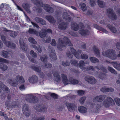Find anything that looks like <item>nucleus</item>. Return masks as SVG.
<instances>
[{"mask_svg": "<svg viewBox=\"0 0 120 120\" xmlns=\"http://www.w3.org/2000/svg\"><path fill=\"white\" fill-rule=\"evenodd\" d=\"M51 30H46L45 28H44L41 30L39 35L41 38H45L43 41L44 42L49 43L50 42L51 38L50 37L47 35V34L51 33Z\"/></svg>", "mask_w": 120, "mask_h": 120, "instance_id": "1", "label": "nucleus"}, {"mask_svg": "<svg viewBox=\"0 0 120 120\" xmlns=\"http://www.w3.org/2000/svg\"><path fill=\"white\" fill-rule=\"evenodd\" d=\"M83 27V26L82 25V26H80V25H77L76 23L74 22L72 23L71 25V29L74 30L76 31L79 29H81L79 31V32L82 35L85 36L89 34V31L87 30H84L82 29Z\"/></svg>", "mask_w": 120, "mask_h": 120, "instance_id": "2", "label": "nucleus"}, {"mask_svg": "<svg viewBox=\"0 0 120 120\" xmlns=\"http://www.w3.org/2000/svg\"><path fill=\"white\" fill-rule=\"evenodd\" d=\"M63 39L60 38L58 40L57 47L59 50H60V47L62 48L66 46H71L72 44L67 37H64Z\"/></svg>", "mask_w": 120, "mask_h": 120, "instance_id": "3", "label": "nucleus"}, {"mask_svg": "<svg viewBox=\"0 0 120 120\" xmlns=\"http://www.w3.org/2000/svg\"><path fill=\"white\" fill-rule=\"evenodd\" d=\"M15 80L16 82H15L11 80H9V83L11 85L14 86H16L19 83H23L25 82L24 78L20 75H19L16 76L15 78Z\"/></svg>", "mask_w": 120, "mask_h": 120, "instance_id": "4", "label": "nucleus"}, {"mask_svg": "<svg viewBox=\"0 0 120 120\" xmlns=\"http://www.w3.org/2000/svg\"><path fill=\"white\" fill-rule=\"evenodd\" d=\"M33 2L34 0H31ZM35 4H36L38 6H41L47 12L49 13H51L52 12V9L49 6L48 4H43L42 3V1L41 0H36V2H33Z\"/></svg>", "mask_w": 120, "mask_h": 120, "instance_id": "5", "label": "nucleus"}, {"mask_svg": "<svg viewBox=\"0 0 120 120\" xmlns=\"http://www.w3.org/2000/svg\"><path fill=\"white\" fill-rule=\"evenodd\" d=\"M71 50L72 53L78 59H87L88 58V56L87 55L84 54H81V50H78L76 52L75 49L72 48H71Z\"/></svg>", "mask_w": 120, "mask_h": 120, "instance_id": "6", "label": "nucleus"}, {"mask_svg": "<svg viewBox=\"0 0 120 120\" xmlns=\"http://www.w3.org/2000/svg\"><path fill=\"white\" fill-rule=\"evenodd\" d=\"M102 54L103 56L109 57L113 60H115L116 58V55L115 51L112 50H108L105 52H103Z\"/></svg>", "mask_w": 120, "mask_h": 120, "instance_id": "7", "label": "nucleus"}, {"mask_svg": "<svg viewBox=\"0 0 120 120\" xmlns=\"http://www.w3.org/2000/svg\"><path fill=\"white\" fill-rule=\"evenodd\" d=\"M62 76L63 82L65 84L67 85L71 83L75 85L77 84L78 83V80L72 78H70L69 80H67L66 76L64 74L62 75Z\"/></svg>", "mask_w": 120, "mask_h": 120, "instance_id": "8", "label": "nucleus"}, {"mask_svg": "<svg viewBox=\"0 0 120 120\" xmlns=\"http://www.w3.org/2000/svg\"><path fill=\"white\" fill-rule=\"evenodd\" d=\"M88 63L89 62H88L87 61L85 62L83 60H80L78 64V66L80 69L84 71H87L88 69H92V70H94L95 68L91 66H89L87 69L85 67V64H88Z\"/></svg>", "mask_w": 120, "mask_h": 120, "instance_id": "9", "label": "nucleus"}, {"mask_svg": "<svg viewBox=\"0 0 120 120\" xmlns=\"http://www.w3.org/2000/svg\"><path fill=\"white\" fill-rule=\"evenodd\" d=\"M65 104L68 109L70 111H74L77 108L75 104L73 102H67L65 103Z\"/></svg>", "mask_w": 120, "mask_h": 120, "instance_id": "10", "label": "nucleus"}, {"mask_svg": "<svg viewBox=\"0 0 120 120\" xmlns=\"http://www.w3.org/2000/svg\"><path fill=\"white\" fill-rule=\"evenodd\" d=\"M85 80L89 83L91 84H94L97 82V80L94 77L89 76H86L85 78Z\"/></svg>", "mask_w": 120, "mask_h": 120, "instance_id": "11", "label": "nucleus"}, {"mask_svg": "<svg viewBox=\"0 0 120 120\" xmlns=\"http://www.w3.org/2000/svg\"><path fill=\"white\" fill-rule=\"evenodd\" d=\"M1 38L4 43L7 46L13 48H15V45L14 44L12 43H10L8 41H5V38L4 35H2Z\"/></svg>", "mask_w": 120, "mask_h": 120, "instance_id": "12", "label": "nucleus"}, {"mask_svg": "<svg viewBox=\"0 0 120 120\" xmlns=\"http://www.w3.org/2000/svg\"><path fill=\"white\" fill-rule=\"evenodd\" d=\"M106 97V96L104 95L96 96L94 98L93 101L94 102L101 101H102Z\"/></svg>", "mask_w": 120, "mask_h": 120, "instance_id": "13", "label": "nucleus"}, {"mask_svg": "<svg viewBox=\"0 0 120 120\" xmlns=\"http://www.w3.org/2000/svg\"><path fill=\"white\" fill-rule=\"evenodd\" d=\"M28 81L31 83H36L38 81V77L36 75L30 77L28 79Z\"/></svg>", "mask_w": 120, "mask_h": 120, "instance_id": "14", "label": "nucleus"}, {"mask_svg": "<svg viewBox=\"0 0 120 120\" xmlns=\"http://www.w3.org/2000/svg\"><path fill=\"white\" fill-rule=\"evenodd\" d=\"M113 102L114 101L112 99L109 97L107 98V100L104 101V105L106 107H107L109 106L110 104Z\"/></svg>", "mask_w": 120, "mask_h": 120, "instance_id": "15", "label": "nucleus"}, {"mask_svg": "<svg viewBox=\"0 0 120 120\" xmlns=\"http://www.w3.org/2000/svg\"><path fill=\"white\" fill-rule=\"evenodd\" d=\"M49 54L51 58L54 60L56 59V56L55 54L54 51V50L51 49V50H49Z\"/></svg>", "mask_w": 120, "mask_h": 120, "instance_id": "16", "label": "nucleus"}, {"mask_svg": "<svg viewBox=\"0 0 120 120\" xmlns=\"http://www.w3.org/2000/svg\"><path fill=\"white\" fill-rule=\"evenodd\" d=\"M78 110L79 112L82 113H86L87 111V108L82 106L79 107L78 108Z\"/></svg>", "mask_w": 120, "mask_h": 120, "instance_id": "17", "label": "nucleus"}, {"mask_svg": "<svg viewBox=\"0 0 120 120\" xmlns=\"http://www.w3.org/2000/svg\"><path fill=\"white\" fill-rule=\"evenodd\" d=\"M101 91L103 92H112L114 91V89L112 88H108L105 87L102 88L100 90Z\"/></svg>", "mask_w": 120, "mask_h": 120, "instance_id": "18", "label": "nucleus"}, {"mask_svg": "<svg viewBox=\"0 0 120 120\" xmlns=\"http://www.w3.org/2000/svg\"><path fill=\"white\" fill-rule=\"evenodd\" d=\"M29 98L31 99V100L29 101L27 100L28 102L31 103H35L36 102V100L35 98V96L31 94H29L28 95Z\"/></svg>", "mask_w": 120, "mask_h": 120, "instance_id": "19", "label": "nucleus"}, {"mask_svg": "<svg viewBox=\"0 0 120 120\" xmlns=\"http://www.w3.org/2000/svg\"><path fill=\"white\" fill-rule=\"evenodd\" d=\"M67 26V24L66 23H63L59 24L58 27L60 29L64 30L66 28Z\"/></svg>", "mask_w": 120, "mask_h": 120, "instance_id": "20", "label": "nucleus"}, {"mask_svg": "<svg viewBox=\"0 0 120 120\" xmlns=\"http://www.w3.org/2000/svg\"><path fill=\"white\" fill-rule=\"evenodd\" d=\"M19 43L20 47L23 50H26V47L24 44V42L23 40L20 39L19 41Z\"/></svg>", "mask_w": 120, "mask_h": 120, "instance_id": "21", "label": "nucleus"}, {"mask_svg": "<svg viewBox=\"0 0 120 120\" xmlns=\"http://www.w3.org/2000/svg\"><path fill=\"white\" fill-rule=\"evenodd\" d=\"M94 52L96 55L98 57H100V53L98 48L96 47H94L93 48Z\"/></svg>", "mask_w": 120, "mask_h": 120, "instance_id": "22", "label": "nucleus"}, {"mask_svg": "<svg viewBox=\"0 0 120 120\" xmlns=\"http://www.w3.org/2000/svg\"><path fill=\"white\" fill-rule=\"evenodd\" d=\"M22 6L28 13H30V11L29 8L30 6L29 4H22Z\"/></svg>", "mask_w": 120, "mask_h": 120, "instance_id": "23", "label": "nucleus"}, {"mask_svg": "<svg viewBox=\"0 0 120 120\" xmlns=\"http://www.w3.org/2000/svg\"><path fill=\"white\" fill-rule=\"evenodd\" d=\"M8 53L6 51H3L1 52V56L3 57L7 58L9 57Z\"/></svg>", "mask_w": 120, "mask_h": 120, "instance_id": "24", "label": "nucleus"}, {"mask_svg": "<svg viewBox=\"0 0 120 120\" xmlns=\"http://www.w3.org/2000/svg\"><path fill=\"white\" fill-rule=\"evenodd\" d=\"M54 79L57 82L60 80V79L59 74L57 72H56L53 74Z\"/></svg>", "mask_w": 120, "mask_h": 120, "instance_id": "25", "label": "nucleus"}, {"mask_svg": "<svg viewBox=\"0 0 120 120\" xmlns=\"http://www.w3.org/2000/svg\"><path fill=\"white\" fill-rule=\"evenodd\" d=\"M112 64L114 67L118 71H120V64H118L115 62L112 63Z\"/></svg>", "mask_w": 120, "mask_h": 120, "instance_id": "26", "label": "nucleus"}, {"mask_svg": "<svg viewBox=\"0 0 120 120\" xmlns=\"http://www.w3.org/2000/svg\"><path fill=\"white\" fill-rule=\"evenodd\" d=\"M108 12L109 14L111 15H112V17L113 19H115L116 18L117 16L114 14L113 13V11L112 9H109L108 10Z\"/></svg>", "mask_w": 120, "mask_h": 120, "instance_id": "27", "label": "nucleus"}, {"mask_svg": "<svg viewBox=\"0 0 120 120\" xmlns=\"http://www.w3.org/2000/svg\"><path fill=\"white\" fill-rule=\"evenodd\" d=\"M63 17L64 19H65L66 20H67L68 22H70L71 21V19L70 17L67 15L66 12H64V13Z\"/></svg>", "mask_w": 120, "mask_h": 120, "instance_id": "28", "label": "nucleus"}, {"mask_svg": "<svg viewBox=\"0 0 120 120\" xmlns=\"http://www.w3.org/2000/svg\"><path fill=\"white\" fill-rule=\"evenodd\" d=\"M46 18L49 22L53 23L55 21L53 18L51 16H46Z\"/></svg>", "mask_w": 120, "mask_h": 120, "instance_id": "29", "label": "nucleus"}, {"mask_svg": "<svg viewBox=\"0 0 120 120\" xmlns=\"http://www.w3.org/2000/svg\"><path fill=\"white\" fill-rule=\"evenodd\" d=\"M8 67L7 65L3 64H0V68L3 71L7 70Z\"/></svg>", "mask_w": 120, "mask_h": 120, "instance_id": "30", "label": "nucleus"}, {"mask_svg": "<svg viewBox=\"0 0 120 120\" xmlns=\"http://www.w3.org/2000/svg\"><path fill=\"white\" fill-rule=\"evenodd\" d=\"M29 32L30 34H35L38 36L39 35V33L32 29L30 28Z\"/></svg>", "mask_w": 120, "mask_h": 120, "instance_id": "31", "label": "nucleus"}, {"mask_svg": "<svg viewBox=\"0 0 120 120\" xmlns=\"http://www.w3.org/2000/svg\"><path fill=\"white\" fill-rule=\"evenodd\" d=\"M0 86L2 88H3V90H5L6 91H8L9 89L5 86L0 81Z\"/></svg>", "mask_w": 120, "mask_h": 120, "instance_id": "32", "label": "nucleus"}, {"mask_svg": "<svg viewBox=\"0 0 120 120\" xmlns=\"http://www.w3.org/2000/svg\"><path fill=\"white\" fill-rule=\"evenodd\" d=\"M79 6L83 11H84L86 10V7L84 3H81L80 4Z\"/></svg>", "mask_w": 120, "mask_h": 120, "instance_id": "33", "label": "nucleus"}, {"mask_svg": "<svg viewBox=\"0 0 120 120\" xmlns=\"http://www.w3.org/2000/svg\"><path fill=\"white\" fill-rule=\"evenodd\" d=\"M1 62L9 63H11V62L3 58L0 57V62Z\"/></svg>", "mask_w": 120, "mask_h": 120, "instance_id": "34", "label": "nucleus"}, {"mask_svg": "<svg viewBox=\"0 0 120 120\" xmlns=\"http://www.w3.org/2000/svg\"><path fill=\"white\" fill-rule=\"evenodd\" d=\"M96 28L101 31H102L105 33H108V32L107 31L103 28L98 26L97 25H96Z\"/></svg>", "mask_w": 120, "mask_h": 120, "instance_id": "35", "label": "nucleus"}, {"mask_svg": "<svg viewBox=\"0 0 120 120\" xmlns=\"http://www.w3.org/2000/svg\"><path fill=\"white\" fill-rule=\"evenodd\" d=\"M98 3L99 6L101 8H103L105 6V4L104 2L102 1H100L99 0L98 1Z\"/></svg>", "mask_w": 120, "mask_h": 120, "instance_id": "36", "label": "nucleus"}, {"mask_svg": "<svg viewBox=\"0 0 120 120\" xmlns=\"http://www.w3.org/2000/svg\"><path fill=\"white\" fill-rule=\"evenodd\" d=\"M28 41L34 44H36L37 42L33 38L30 37L28 39Z\"/></svg>", "mask_w": 120, "mask_h": 120, "instance_id": "37", "label": "nucleus"}, {"mask_svg": "<svg viewBox=\"0 0 120 120\" xmlns=\"http://www.w3.org/2000/svg\"><path fill=\"white\" fill-rule=\"evenodd\" d=\"M32 68L34 70L36 71H39L41 70V69L38 66H34L32 67Z\"/></svg>", "mask_w": 120, "mask_h": 120, "instance_id": "38", "label": "nucleus"}, {"mask_svg": "<svg viewBox=\"0 0 120 120\" xmlns=\"http://www.w3.org/2000/svg\"><path fill=\"white\" fill-rule=\"evenodd\" d=\"M10 35L11 37H15L17 35V32H13L12 31H10Z\"/></svg>", "mask_w": 120, "mask_h": 120, "instance_id": "39", "label": "nucleus"}, {"mask_svg": "<svg viewBox=\"0 0 120 120\" xmlns=\"http://www.w3.org/2000/svg\"><path fill=\"white\" fill-rule=\"evenodd\" d=\"M90 61L93 63H96L98 61V60L95 57H91L90 58Z\"/></svg>", "mask_w": 120, "mask_h": 120, "instance_id": "40", "label": "nucleus"}, {"mask_svg": "<svg viewBox=\"0 0 120 120\" xmlns=\"http://www.w3.org/2000/svg\"><path fill=\"white\" fill-rule=\"evenodd\" d=\"M114 100L116 105L118 106H120V98H115Z\"/></svg>", "mask_w": 120, "mask_h": 120, "instance_id": "41", "label": "nucleus"}, {"mask_svg": "<svg viewBox=\"0 0 120 120\" xmlns=\"http://www.w3.org/2000/svg\"><path fill=\"white\" fill-rule=\"evenodd\" d=\"M108 69L110 72L115 74H117V72L112 68L109 67H108Z\"/></svg>", "mask_w": 120, "mask_h": 120, "instance_id": "42", "label": "nucleus"}, {"mask_svg": "<svg viewBox=\"0 0 120 120\" xmlns=\"http://www.w3.org/2000/svg\"><path fill=\"white\" fill-rule=\"evenodd\" d=\"M86 99V97H83L79 99V102L80 103L83 104Z\"/></svg>", "mask_w": 120, "mask_h": 120, "instance_id": "43", "label": "nucleus"}, {"mask_svg": "<svg viewBox=\"0 0 120 120\" xmlns=\"http://www.w3.org/2000/svg\"><path fill=\"white\" fill-rule=\"evenodd\" d=\"M28 107L26 105H25L24 106L23 108V113L26 116H28V115H27L25 114V112L26 111H27L28 110Z\"/></svg>", "mask_w": 120, "mask_h": 120, "instance_id": "44", "label": "nucleus"}, {"mask_svg": "<svg viewBox=\"0 0 120 120\" xmlns=\"http://www.w3.org/2000/svg\"><path fill=\"white\" fill-rule=\"evenodd\" d=\"M85 91L82 90H80L77 91V93L79 95H83L85 93Z\"/></svg>", "mask_w": 120, "mask_h": 120, "instance_id": "45", "label": "nucleus"}, {"mask_svg": "<svg viewBox=\"0 0 120 120\" xmlns=\"http://www.w3.org/2000/svg\"><path fill=\"white\" fill-rule=\"evenodd\" d=\"M30 54L33 57H35L37 56V54L35 53L33 51L31 50L30 52Z\"/></svg>", "mask_w": 120, "mask_h": 120, "instance_id": "46", "label": "nucleus"}, {"mask_svg": "<svg viewBox=\"0 0 120 120\" xmlns=\"http://www.w3.org/2000/svg\"><path fill=\"white\" fill-rule=\"evenodd\" d=\"M40 59L42 61L45 62L46 61L47 57L46 56L43 55L41 57Z\"/></svg>", "mask_w": 120, "mask_h": 120, "instance_id": "47", "label": "nucleus"}, {"mask_svg": "<svg viewBox=\"0 0 120 120\" xmlns=\"http://www.w3.org/2000/svg\"><path fill=\"white\" fill-rule=\"evenodd\" d=\"M109 29L111 31L115 33L116 32V30L115 28L111 26V27L108 26Z\"/></svg>", "mask_w": 120, "mask_h": 120, "instance_id": "48", "label": "nucleus"}, {"mask_svg": "<svg viewBox=\"0 0 120 120\" xmlns=\"http://www.w3.org/2000/svg\"><path fill=\"white\" fill-rule=\"evenodd\" d=\"M95 0H90V4L92 6H93L95 4Z\"/></svg>", "mask_w": 120, "mask_h": 120, "instance_id": "49", "label": "nucleus"}, {"mask_svg": "<svg viewBox=\"0 0 120 120\" xmlns=\"http://www.w3.org/2000/svg\"><path fill=\"white\" fill-rule=\"evenodd\" d=\"M71 64L75 65H77V62L76 61L74 60H72L71 61Z\"/></svg>", "mask_w": 120, "mask_h": 120, "instance_id": "50", "label": "nucleus"}, {"mask_svg": "<svg viewBox=\"0 0 120 120\" xmlns=\"http://www.w3.org/2000/svg\"><path fill=\"white\" fill-rule=\"evenodd\" d=\"M51 44L52 46H55L56 45V42L54 39H53L51 43Z\"/></svg>", "mask_w": 120, "mask_h": 120, "instance_id": "51", "label": "nucleus"}, {"mask_svg": "<svg viewBox=\"0 0 120 120\" xmlns=\"http://www.w3.org/2000/svg\"><path fill=\"white\" fill-rule=\"evenodd\" d=\"M62 64L64 66H68L69 65V64L67 62H63L62 63Z\"/></svg>", "mask_w": 120, "mask_h": 120, "instance_id": "52", "label": "nucleus"}, {"mask_svg": "<svg viewBox=\"0 0 120 120\" xmlns=\"http://www.w3.org/2000/svg\"><path fill=\"white\" fill-rule=\"evenodd\" d=\"M26 55H27V56L28 57V58H29L30 60L33 63H35V61L33 58H31V59L30 58H29V57L28 56V55L27 54H26Z\"/></svg>", "mask_w": 120, "mask_h": 120, "instance_id": "53", "label": "nucleus"}, {"mask_svg": "<svg viewBox=\"0 0 120 120\" xmlns=\"http://www.w3.org/2000/svg\"><path fill=\"white\" fill-rule=\"evenodd\" d=\"M40 77L42 78L44 77L45 75L42 72L39 73V74Z\"/></svg>", "mask_w": 120, "mask_h": 120, "instance_id": "54", "label": "nucleus"}, {"mask_svg": "<svg viewBox=\"0 0 120 120\" xmlns=\"http://www.w3.org/2000/svg\"><path fill=\"white\" fill-rule=\"evenodd\" d=\"M19 89L21 90H24L25 89V87L24 85H22L19 87Z\"/></svg>", "mask_w": 120, "mask_h": 120, "instance_id": "55", "label": "nucleus"}, {"mask_svg": "<svg viewBox=\"0 0 120 120\" xmlns=\"http://www.w3.org/2000/svg\"><path fill=\"white\" fill-rule=\"evenodd\" d=\"M100 69L104 72H106L107 71V70L105 68L103 67H101V68H100Z\"/></svg>", "mask_w": 120, "mask_h": 120, "instance_id": "56", "label": "nucleus"}, {"mask_svg": "<svg viewBox=\"0 0 120 120\" xmlns=\"http://www.w3.org/2000/svg\"><path fill=\"white\" fill-rule=\"evenodd\" d=\"M51 96L55 98H57V95L55 94H51Z\"/></svg>", "mask_w": 120, "mask_h": 120, "instance_id": "57", "label": "nucleus"}, {"mask_svg": "<svg viewBox=\"0 0 120 120\" xmlns=\"http://www.w3.org/2000/svg\"><path fill=\"white\" fill-rule=\"evenodd\" d=\"M45 117H41L39 118L36 120H44Z\"/></svg>", "mask_w": 120, "mask_h": 120, "instance_id": "58", "label": "nucleus"}, {"mask_svg": "<svg viewBox=\"0 0 120 120\" xmlns=\"http://www.w3.org/2000/svg\"><path fill=\"white\" fill-rule=\"evenodd\" d=\"M32 24L34 26V27H36L37 28H38L39 27L36 24H35L34 23L31 22Z\"/></svg>", "mask_w": 120, "mask_h": 120, "instance_id": "59", "label": "nucleus"}, {"mask_svg": "<svg viewBox=\"0 0 120 120\" xmlns=\"http://www.w3.org/2000/svg\"><path fill=\"white\" fill-rule=\"evenodd\" d=\"M0 115L3 116L4 117L7 116V115L6 114L4 115L3 113L2 112L0 111Z\"/></svg>", "mask_w": 120, "mask_h": 120, "instance_id": "60", "label": "nucleus"}, {"mask_svg": "<svg viewBox=\"0 0 120 120\" xmlns=\"http://www.w3.org/2000/svg\"><path fill=\"white\" fill-rule=\"evenodd\" d=\"M37 50L38 51V52L39 53H41V49L40 47H38L37 49Z\"/></svg>", "mask_w": 120, "mask_h": 120, "instance_id": "61", "label": "nucleus"}, {"mask_svg": "<svg viewBox=\"0 0 120 120\" xmlns=\"http://www.w3.org/2000/svg\"><path fill=\"white\" fill-rule=\"evenodd\" d=\"M116 82L117 83L120 84V78L119 77V78L117 80Z\"/></svg>", "mask_w": 120, "mask_h": 120, "instance_id": "62", "label": "nucleus"}, {"mask_svg": "<svg viewBox=\"0 0 120 120\" xmlns=\"http://www.w3.org/2000/svg\"><path fill=\"white\" fill-rule=\"evenodd\" d=\"M67 55L69 57L71 58L72 57V55L69 52H67Z\"/></svg>", "mask_w": 120, "mask_h": 120, "instance_id": "63", "label": "nucleus"}, {"mask_svg": "<svg viewBox=\"0 0 120 120\" xmlns=\"http://www.w3.org/2000/svg\"><path fill=\"white\" fill-rule=\"evenodd\" d=\"M95 107H96V109H99L100 107V105L98 104L95 106Z\"/></svg>", "mask_w": 120, "mask_h": 120, "instance_id": "64", "label": "nucleus"}]
</instances>
